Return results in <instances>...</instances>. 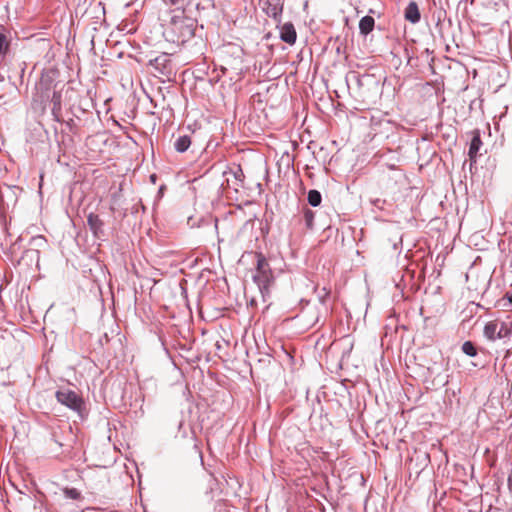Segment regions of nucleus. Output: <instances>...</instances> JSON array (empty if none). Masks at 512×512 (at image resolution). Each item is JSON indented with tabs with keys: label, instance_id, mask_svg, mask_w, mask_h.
Here are the masks:
<instances>
[{
	"label": "nucleus",
	"instance_id": "f257e3e1",
	"mask_svg": "<svg viewBox=\"0 0 512 512\" xmlns=\"http://www.w3.org/2000/svg\"><path fill=\"white\" fill-rule=\"evenodd\" d=\"M148 66L151 67L152 75L159 78L162 83L171 81L176 74L171 56L167 53H161L150 59Z\"/></svg>",
	"mask_w": 512,
	"mask_h": 512
},
{
	"label": "nucleus",
	"instance_id": "f03ea898",
	"mask_svg": "<svg viewBox=\"0 0 512 512\" xmlns=\"http://www.w3.org/2000/svg\"><path fill=\"white\" fill-rule=\"evenodd\" d=\"M256 273L253 276L254 281L259 286L260 290L268 289L272 282V271L265 256L261 253H256Z\"/></svg>",
	"mask_w": 512,
	"mask_h": 512
},
{
	"label": "nucleus",
	"instance_id": "7ed1b4c3",
	"mask_svg": "<svg viewBox=\"0 0 512 512\" xmlns=\"http://www.w3.org/2000/svg\"><path fill=\"white\" fill-rule=\"evenodd\" d=\"M55 396L59 403L81 415L84 400L75 391L69 388H61L56 391Z\"/></svg>",
	"mask_w": 512,
	"mask_h": 512
},
{
	"label": "nucleus",
	"instance_id": "20e7f679",
	"mask_svg": "<svg viewBox=\"0 0 512 512\" xmlns=\"http://www.w3.org/2000/svg\"><path fill=\"white\" fill-rule=\"evenodd\" d=\"M171 29L179 35L178 40L184 42L194 36V21L188 16H174Z\"/></svg>",
	"mask_w": 512,
	"mask_h": 512
},
{
	"label": "nucleus",
	"instance_id": "39448f33",
	"mask_svg": "<svg viewBox=\"0 0 512 512\" xmlns=\"http://www.w3.org/2000/svg\"><path fill=\"white\" fill-rule=\"evenodd\" d=\"M38 93H40L41 101L50 99L52 103V114L58 118L61 113V102L62 96L59 91L53 89L52 93H50V83H47L43 78L40 83L36 86Z\"/></svg>",
	"mask_w": 512,
	"mask_h": 512
},
{
	"label": "nucleus",
	"instance_id": "423d86ee",
	"mask_svg": "<svg viewBox=\"0 0 512 512\" xmlns=\"http://www.w3.org/2000/svg\"><path fill=\"white\" fill-rule=\"evenodd\" d=\"M163 2L182 14H191L193 10L199 9V3H196L195 0H163Z\"/></svg>",
	"mask_w": 512,
	"mask_h": 512
},
{
	"label": "nucleus",
	"instance_id": "0eeeda50",
	"mask_svg": "<svg viewBox=\"0 0 512 512\" xmlns=\"http://www.w3.org/2000/svg\"><path fill=\"white\" fill-rule=\"evenodd\" d=\"M87 225L95 238L102 239L104 237V222L99 215L90 213L87 216Z\"/></svg>",
	"mask_w": 512,
	"mask_h": 512
},
{
	"label": "nucleus",
	"instance_id": "6e6552de",
	"mask_svg": "<svg viewBox=\"0 0 512 512\" xmlns=\"http://www.w3.org/2000/svg\"><path fill=\"white\" fill-rule=\"evenodd\" d=\"M472 138L469 146L468 156L471 165L477 162L478 152L482 146L481 134L478 129L471 132Z\"/></svg>",
	"mask_w": 512,
	"mask_h": 512
},
{
	"label": "nucleus",
	"instance_id": "1a4fd4ad",
	"mask_svg": "<svg viewBox=\"0 0 512 512\" xmlns=\"http://www.w3.org/2000/svg\"><path fill=\"white\" fill-rule=\"evenodd\" d=\"M264 8L266 14L276 21H280L283 12L284 0H267Z\"/></svg>",
	"mask_w": 512,
	"mask_h": 512
},
{
	"label": "nucleus",
	"instance_id": "9d476101",
	"mask_svg": "<svg viewBox=\"0 0 512 512\" xmlns=\"http://www.w3.org/2000/svg\"><path fill=\"white\" fill-rule=\"evenodd\" d=\"M233 54L236 55L234 60L231 63H226V66H221V72L226 74L229 69L234 70L237 75L242 74L243 66H242V54L243 50L241 48H235Z\"/></svg>",
	"mask_w": 512,
	"mask_h": 512
},
{
	"label": "nucleus",
	"instance_id": "9b49d317",
	"mask_svg": "<svg viewBox=\"0 0 512 512\" xmlns=\"http://www.w3.org/2000/svg\"><path fill=\"white\" fill-rule=\"evenodd\" d=\"M280 39L289 45L295 44L297 33L294 25L291 22H287L281 26Z\"/></svg>",
	"mask_w": 512,
	"mask_h": 512
},
{
	"label": "nucleus",
	"instance_id": "f8f14e48",
	"mask_svg": "<svg viewBox=\"0 0 512 512\" xmlns=\"http://www.w3.org/2000/svg\"><path fill=\"white\" fill-rule=\"evenodd\" d=\"M404 18L412 24H416L420 21L421 14L418 5L415 1L409 2L404 11Z\"/></svg>",
	"mask_w": 512,
	"mask_h": 512
},
{
	"label": "nucleus",
	"instance_id": "ddd939ff",
	"mask_svg": "<svg viewBox=\"0 0 512 512\" xmlns=\"http://www.w3.org/2000/svg\"><path fill=\"white\" fill-rule=\"evenodd\" d=\"M375 20L372 16H364L359 21V31L362 35L366 36L373 31Z\"/></svg>",
	"mask_w": 512,
	"mask_h": 512
},
{
	"label": "nucleus",
	"instance_id": "4468645a",
	"mask_svg": "<svg viewBox=\"0 0 512 512\" xmlns=\"http://www.w3.org/2000/svg\"><path fill=\"white\" fill-rule=\"evenodd\" d=\"M10 48V39L4 27H0V60L5 57Z\"/></svg>",
	"mask_w": 512,
	"mask_h": 512
},
{
	"label": "nucleus",
	"instance_id": "2eb2a0df",
	"mask_svg": "<svg viewBox=\"0 0 512 512\" xmlns=\"http://www.w3.org/2000/svg\"><path fill=\"white\" fill-rule=\"evenodd\" d=\"M192 141L188 135H181L174 141V149L179 153H184L190 147Z\"/></svg>",
	"mask_w": 512,
	"mask_h": 512
},
{
	"label": "nucleus",
	"instance_id": "dca6fc26",
	"mask_svg": "<svg viewBox=\"0 0 512 512\" xmlns=\"http://www.w3.org/2000/svg\"><path fill=\"white\" fill-rule=\"evenodd\" d=\"M499 321H490L484 327V335L489 340H496L498 338Z\"/></svg>",
	"mask_w": 512,
	"mask_h": 512
},
{
	"label": "nucleus",
	"instance_id": "f3484780",
	"mask_svg": "<svg viewBox=\"0 0 512 512\" xmlns=\"http://www.w3.org/2000/svg\"><path fill=\"white\" fill-rule=\"evenodd\" d=\"M225 175L232 174L235 179V190L238 189V186H242L244 181V172L240 166H237L235 169H230L229 171L224 172Z\"/></svg>",
	"mask_w": 512,
	"mask_h": 512
},
{
	"label": "nucleus",
	"instance_id": "a211bd4d",
	"mask_svg": "<svg viewBox=\"0 0 512 512\" xmlns=\"http://www.w3.org/2000/svg\"><path fill=\"white\" fill-rule=\"evenodd\" d=\"M307 199H308V203L313 206V207H317L321 204V201H322V196H321V193L318 191V190H310L308 192V196H307Z\"/></svg>",
	"mask_w": 512,
	"mask_h": 512
},
{
	"label": "nucleus",
	"instance_id": "6ab92c4d",
	"mask_svg": "<svg viewBox=\"0 0 512 512\" xmlns=\"http://www.w3.org/2000/svg\"><path fill=\"white\" fill-rule=\"evenodd\" d=\"M511 326H512V321L510 322V325L503 321L499 322L498 334H497L498 338L502 339V338H506V337L510 336V334L512 332Z\"/></svg>",
	"mask_w": 512,
	"mask_h": 512
},
{
	"label": "nucleus",
	"instance_id": "aec40b11",
	"mask_svg": "<svg viewBox=\"0 0 512 512\" xmlns=\"http://www.w3.org/2000/svg\"><path fill=\"white\" fill-rule=\"evenodd\" d=\"M461 349H462L463 353H465L466 355H468L470 357H475L477 355V348L474 345V343L471 341H465L462 344Z\"/></svg>",
	"mask_w": 512,
	"mask_h": 512
},
{
	"label": "nucleus",
	"instance_id": "412c9836",
	"mask_svg": "<svg viewBox=\"0 0 512 512\" xmlns=\"http://www.w3.org/2000/svg\"><path fill=\"white\" fill-rule=\"evenodd\" d=\"M315 292L317 294V298H318L319 302L321 304L325 305L327 299L329 298L330 290L327 289L326 287H322V288L315 287Z\"/></svg>",
	"mask_w": 512,
	"mask_h": 512
},
{
	"label": "nucleus",
	"instance_id": "4be33fe9",
	"mask_svg": "<svg viewBox=\"0 0 512 512\" xmlns=\"http://www.w3.org/2000/svg\"><path fill=\"white\" fill-rule=\"evenodd\" d=\"M314 212L310 209H305L303 213V219L305 221L306 227L308 229H312L314 222Z\"/></svg>",
	"mask_w": 512,
	"mask_h": 512
},
{
	"label": "nucleus",
	"instance_id": "5701e85b",
	"mask_svg": "<svg viewBox=\"0 0 512 512\" xmlns=\"http://www.w3.org/2000/svg\"><path fill=\"white\" fill-rule=\"evenodd\" d=\"M63 493L68 499L79 500L81 498V493L76 488H65Z\"/></svg>",
	"mask_w": 512,
	"mask_h": 512
},
{
	"label": "nucleus",
	"instance_id": "b1692460",
	"mask_svg": "<svg viewBox=\"0 0 512 512\" xmlns=\"http://www.w3.org/2000/svg\"><path fill=\"white\" fill-rule=\"evenodd\" d=\"M385 203H386V200H382L380 198H376V199L371 200V204L375 208L380 209V210L383 209V206H384Z\"/></svg>",
	"mask_w": 512,
	"mask_h": 512
},
{
	"label": "nucleus",
	"instance_id": "393cba45",
	"mask_svg": "<svg viewBox=\"0 0 512 512\" xmlns=\"http://www.w3.org/2000/svg\"><path fill=\"white\" fill-rule=\"evenodd\" d=\"M508 488L512 491V472L508 476Z\"/></svg>",
	"mask_w": 512,
	"mask_h": 512
},
{
	"label": "nucleus",
	"instance_id": "a878e982",
	"mask_svg": "<svg viewBox=\"0 0 512 512\" xmlns=\"http://www.w3.org/2000/svg\"><path fill=\"white\" fill-rule=\"evenodd\" d=\"M208 1V4L211 5L212 7H214V3L212 2V0H207Z\"/></svg>",
	"mask_w": 512,
	"mask_h": 512
},
{
	"label": "nucleus",
	"instance_id": "bb28decb",
	"mask_svg": "<svg viewBox=\"0 0 512 512\" xmlns=\"http://www.w3.org/2000/svg\"><path fill=\"white\" fill-rule=\"evenodd\" d=\"M509 302L512 303V293L508 296Z\"/></svg>",
	"mask_w": 512,
	"mask_h": 512
},
{
	"label": "nucleus",
	"instance_id": "cd10ccee",
	"mask_svg": "<svg viewBox=\"0 0 512 512\" xmlns=\"http://www.w3.org/2000/svg\"><path fill=\"white\" fill-rule=\"evenodd\" d=\"M182 424H183L182 421H179V424H178L179 428L182 427Z\"/></svg>",
	"mask_w": 512,
	"mask_h": 512
},
{
	"label": "nucleus",
	"instance_id": "c85d7f7f",
	"mask_svg": "<svg viewBox=\"0 0 512 512\" xmlns=\"http://www.w3.org/2000/svg\"><path fill=\"white\" fill-rule=\"evenodd\" d=\"M0 81H4V77L0 74Z\"/></svg>",
	"mask_w": 512,
	"mask_h": 512
},
{
	"label": "nucleus",
	"instance_id": "c756f323",
	"mask_svg": "<svg viewBox=\"0 0 512 512\" xmlns=\"http://www.w3.org/2000/svg\"><path fill=\"white\" fill-rule=\"evenodd\" d=\"M152 181H155V175L151 176Z\"/></svg>",
	"mask_w": 512,
	"mask_h": 512
},
{
	"label": "nucleus",
	"instance_id": "7c9ffc66",
	"mask_svg": "<svg viewBox=\"0 0 512 512\" xmlns=\"http://www.w3.org/2000/svg\"><path fill=\"white\" fill-rule=\"evenodd\" d=\"M358 83L361 85L362 84V79H358Z\"/></svg>",
	"mask_w": 512,
	"mask_h": 512
},
{
	"label": "nucleus",
	"instance_id": "2f4dec72",
	"mask_svg": "<svg viewBox=\"0 0 512 512\" xmlns=\"http://www.w3.org/2000/svg\"><path fill=\"white\" fill-rule=\"evenodd\" d=\"M425 458H426L427 460H429V455H428V454H425Z\"/></svg>",
	"mask_w": 512,
	"mask_h": 512
}]
</instances>
